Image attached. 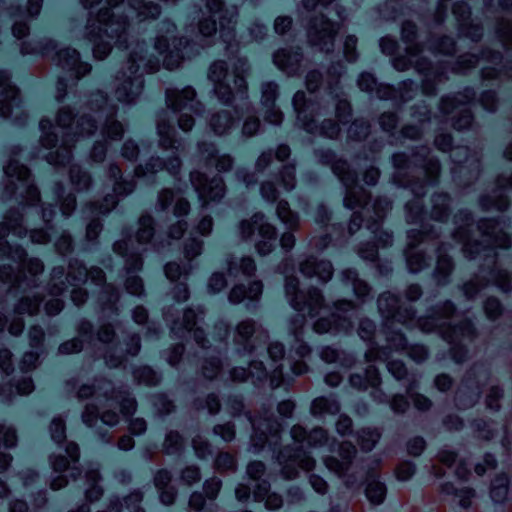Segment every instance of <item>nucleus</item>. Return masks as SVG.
Wrapping results in <instances>:
<instances>
[{
    "instance_id": "1",
    "label": "nucleus",
    "mask_w": 512,
    "mask_h": 512,
    "mask_svg": "<svg viewBox=\"0 0 512 512\" xmlns=\"http://www.w3.org/2000/svg\"><path fill=\"white\" fill-rule=\"evenodd\" d=\"M477 229L481 240H469L463 246L465 255L474 259L482 252L491 258L493 268L490 270L492 283L504 292L511 290L512 281L510 274L496 267L497 253L494 248L508 249L512 246L510 236L500 227V222L494 218H483L477 223Z\"/></svg>"
},
{
    "instance_id": "2",
    "label": "nucleus",
    "mask_w": 512,
    "mask_h": 512,
    "mask_svg": "<svg viewBox=\"0 0 512 512\" xmlns=\"http://www.w3.org/2000/svg\"><path fill=\"white\" fill-rule=\"evenodd\" d=\"M279 269L285 274L283 288L289 305L295 311L304 313L308 317L318 316L326 306L323 291L315 285L301 289L300 279L293 273L286 274L287 263L283 262Z\"/></svg>"
},
{
    "instance_id": "3",
    "label": "nucleus",
    "mask_w": 512,
    "mask_h": 512,
    "mask_svg": "<svg viewBox=\"0 0 512 512\" xmlns=\"http://www.w3.org/2000/svg\"><path fill=\"white\" fill-rule=\"evenodd\" d=\"M207 77L213 84L214 95L223 105L230 106L237 98H247L248 85L244 75L235 70L230 78L226 61H213L208 68Z\"/></svg>"
},
{
    "instance_id": "4",
    "label": "nucleus",
    "mask_w": 512,
    "mask_h": 512,
    "mask_svg": "<svg viewBox=\"0 0 512 512\" xmlns=\"http://www.w3.org/2000/svg\"><path fill=\"white\" fill-rule=\"evenodd\" d=\"M129 28L130 20L127 15L116 14L110 8L103 7L97 12L89 13L84 38L88 41H96L100 37H106L126 42Z\"/></svg>"
},
{
    "instance_id": "5",
    "label": "nucleus",
    "mask_w": 512,
    "mask_h": 512,
    "mask_svg": "<svg viewBox=\"0 0 512 512\" xmlns=\"http://www.w3.org/2000/svg\"><path fill=\"white\" fill-rule=\"evenodd\" d=\"M66 455L52 454L49 456V463L52 470L59 473L50 481V488L54 491L65 488L69 481H76L81 478L83 469L80 465V448L74 441H69L65 446Z\"/></svg>"
},
{
    "instance_id": "6",
    "label": "nucleus",
    "mask_w": 512,
    "mask_h": 512,
    "mask_svg": "<svg viewBox=\"0 0 512 512\" xmlns=\"http://www.w3.org/2000/svg\"><path fill=\"white\" fill-rule=\"evenodd\" d=\"M143 60L144 56L141 52L132 51L125 65L118 71L115 96L119 102L133 104L141 94L143 81L136 74L139 71V64Z\"/></svg>"
},
{
    "instance_id": "7",
    "label": "nucleus",
    "mask_w": 512,
    "mask_h": 512,
    "mask_svg": "<svg viewBox=\"0 0 512 512\" xmlns=\"http://www.w3.org/2000/svg\"><path fill=\"white\" fill-rule=\"evenodd\" d=\"M275 460L280 466V475L285 480L297 479L300 470L311 472L316 467V460L302 446L291 444L282 446L275 455Z\"/></svg>"
},
{
    "instance_id": "8",
    "label": "nucleus",
    "mask_w": 512,
    "mask_h": 512,
    "mask_svg": "<svg viewBox=\"0 0 512 512\" xmlns=\"http://www.w3.org/2000/svg\"><path fill=\"white\" fill-rule=\"evenodd\" d=\"M189 181L202 208L220 203L226 195L227 186L224 178L219 174L209 176L201 170L194 169L189 172Z\"/></svg>"
},
{
    "instance_id": "9",
    "label": "nucleus",
    "mask_w": 512,
    "mask_h": 512,
    "mask_svg": "<svg viewBox=\"0 0 512 512\" xmlns=\"http://www.w3.org/2000/svg\"><path fill=\"white\" fill-rule=\"evenodd\" d=\"M340 23L330 20L320 13L310 18L307 26V42L319 51L330 54L335 49V39L340 31Z\"/></svg>"
},
{
    "instance_id": "10",
    "label": "nucleus",
    "mask_w": 512,
    "mask_h": 512,
    "mask_svg": "<svg viewBox=\"0 0 512 512\" xmlns=\"http://www.w3.org/2000/svg\"><path fill=\"white\" fill-rule=\"evenodd\" d=\"M206 9L213 15H218L219 36L225 44V52L228 56L235 55L239 51V43L236 39L235 25L237 12L226 7L224 0H203Z\"/></svg>"
},
{
    "instance_id": "11",
    "label": "nucleus",
    "mask_w": 512,
    "mask_h": 512,
    "mask_svg": "<svg viewBox=\"0 0 512 512\" xmlns=\"http://www.w3.org/2000/svg\"><path fill=\"white\" fill-rule=\"evenodd\" d=\"M269 339V332L261 323L245 318L238 322L233 333V344L239 354L251 355Z\"/></svg>"
},
{
    "instance_id": "12",
    "label": "nucleus",
    "mask_w": 512,
    "mask_h": 512,
    "mask_svg": "<svg viewBox=\"0 0 512 512\" xmlns=\"http://www.w3.org/2000/svg\"><path fill=\"white\" fill-rule=\"evenodd\" d=\"M292 105L303 128L309 133H314L317 119L324 115V107L320 101L308 97L304 91L299 90L292 98Z\"/></svg>"
},
{
    "instance_id": "13",
    "label": "nucleus",
    "mask_w": 512,
    "mask_h": 512,
    "mask_svg": "<svg viewBox=\"0 0 512 512\" xmlns=\"http://www.w3.org/2000/svg\"><path fill=\"white\" fill-rule=\"evenodd\" d=\"M113 253L122 259V271L125 274L139 273L144 268V254L135 247L130 234L117 239L112 243Z\"/></svg>"
},
{
    "instance_id": "14",
    "label": "nucleus",
    "mask_w": 512,
    "mask_h": 512,
    "mask_svg": "<svg viewBox=\"0 0 512 512\" xmlns=\"http://www.w3.org/2000/svg\"><path fill=\"white\" fill-rule=\"evenodd\" d=\"M473 95L457 94L454 96H445L441 98L439 109L449 115L460 109L457 116L453 118L452 126L458 131L469 129L473 122V114L466 105L472 100Z\"/></svg>"
},
{
    "instance_id": "15",
    "label": "nucleus",
    "mask_w": 512,
    "mask_h": 512,
    "mask_svg": "<svg viewBox=\"0 0 512 512\" xmlns=\"http://www.w3.org/2000/svg\"><path fill=\"white\" fill-rule=\"evenodd\" d=\"M190 41L185 36H174L168 39L165 36H158L155 39V49L164 55L163 65L168 70L179 68L184 60V50Z\"/></svg>"
},
{
    "instance_id": "16",
    "label": "nucleus",
    "mask_w": 512,
    "mask_h": 512,
    "mask_svg": "<svg viewBox=\"0 0 512 512\" xmlns=\"http://www.w3.org/2000/svg\"><path fill=\"white\" fill-rule=\"evenodd\" d=\"M181 190L171 187H164L157 193L155 209L157 212H167L172 207V213L177 218H183L190 214V201L180 195Z\"/></svg>"
},
{
    "instance_id": "17",
    "label": "nucleus",
    "mask_w": 512,
    "mask_h": 512,
    "mask_svg": "<svg viewBox=\"0 0 512 512\" xmlns=\"http://www.w3.org/2000/svg\"><path fill=\"white\" fill-rule=\"evenodd\" d=\"M298 272L305 279H316L320 284H327L334 275L332 263L315 255H306L302 257L297 264Z\"/></svg>"
},
{
    "instance_id": "18",
    "label": "nucleus",
    "mask_w": 512,
    "mask_h": 512,
    "mask_svg": "<svg viewBox=\"0 0 512 512\" xmlns=\"http://www.w3.org/2000/svg\"><path fill=\"white\" fill-rule=\"evenodd\" d=\"M165 103L167 108L173 112L190 109L195 114H200L204 110V105L197 100V92L192 86H186L183 89H166Z\"/></svg>"
},
{
    "instance_id": "19",
    "label": "nucleus",
    "mask_w": 512,
    "mask_h": 512,
    "mask_svg": "<svg viewBox=\"0 0 512 512\" xmlns=\"http://www.w3.org/2000/svg\"><path fill=\"white\" fill-rule=\"evenodd\" d=\"M158 224L155 217L148 211H143L136 221L134 240L138 246L151 247L153 251L159 252L163 247V242H157Z\"/></svg>"
},
{
    "instance_id": "20",
    "label": "nucleus",
    "mask_w": 512,
    "mask_h": 512,
    "mask_svg": "<svg viewBox=\"0 0 512 512\" xmlns=\"http://www.w3.org/2000/svg\"><path fill=\"white\" fill-rule=\"evenodd\" d=\"M158 147L163 151L179 152L184 150L182 140L178 138L175 127L167 111L162 110L156 117Z\"/></svg>"
},
{
    "instance_id": "21",
    "label": "nucleus",
    "mask_w": 512,
    "mask_h": 512,
    "mask_svg": "<svg viewBox=\"0 0 512 512\" xmlns=\"http://www.w3.org/2000/svg\"><path fill=\"white\" fill-rule=\"evenodd\" d=\"M21 103L20 90L12 83L10 74L0 70V116L9 118Z\"/></svg>"
},
{
    "instance_id": "22",
    "label": "nucleus",
    "mask_w": 512,
    "mask_h": 512,
    "mask_svg": "<svg viewBox=\"0 0 512 512\" xmlns=\"http://www.w3.org/2000/svg\"><path fill=\"white\" fill-rule=\"evenodd\" d=\"M480 394L481 386L476 380L475 373L469 370L456 391V404L460 409H469L478 402Z\"/></svg>"
},
{
    "instance_id": "23",
    "label": "nucleus",
    "mask_w": 512,
    "mask_h": 512,
    "mask_svg": "<svg viewBox=\"0 0 512 512\" xmlns=\"http://www.w3.org/2000/svg\"><path fill=\"white\" fill-rule=\"evenodd\" d=\"M101 382L108 385V388L101 393L102 397L107 401H117L120 407V413L123 416H132L137 411V400L128 389L122 386L115 387L112 381L108 379H104Z\"/></svg>"
},
{
    "instance_id": "24",
    "label": "nucleus",
    "mask_w": 512,
    "mask_h": 512,
    "mask_svg": "<svg viewBox=\"0 0 512 512\" xmlns=\"http://www.w3.org/2000/svg\"><path fill=\"white\" fill-rule=\"evenodd\" d=\"M275 227L274 224L267 220L266 215L262 211L253 213L249 218L243 219L238 224L240 238L243 241H250L257 233L258 236L269 232L270 229Z\"/></svg>"
},
{
    "instance_id": "25",
    "label": "nucleus",
    "mask_w": 512,
    "mask_h": 512,
    "mask_svg": "<svg viewBox=\"0 0 512 512\" xmlns=\"http://www.w3.org/2000/svg\"><path fill=\"white\" fill-rule=\"evenodd\" d=\"M349 384L352 388L361 392L370 388L377 390L382 385L380 370L374 364L367 365L362 372L350 374Z\"/></svg>"
},
{
    "instance_id": "26",
    "label": "nucleus",
    "mask_w": 512,
    "mask_h": 512,
    "mask_svg": "<svg viewBox=\"0 0 512 512\" xmlns=\"http://www.w3.org/2000/svg\"><path fill=\"white\" fill-rule=\"evenodd\" d=\"M478 337V331L471 319L464 317L456 324H450L442 331V339L449 344L460 342L463 339L474 341Z\"/></svg>"
},
{
    "instance_id": "27",
    "label": "nucleus",
    "mask_w": 512,
    "mask_h": 512,
    "mask_svg": "<svg viewBox=\"0 0 512 512\" xmlns=\"http://www.w3.org/2000/svg\"><path fill=\"white\" fill-rule=\"evenodd\" d=\"M263 293V282L253 280L245 285L243 283L235 284L228 293V300L231 304L237 305L245 300L258 301Z\"/></svg>"
},
{
    "instance_id": "28",
    "label": "nucleus",
    "mask_w": 512,
    "mask_h": 512,
    "mask_svg": "<svg viewBox=\"0 0 512 512\" xmlns=\"http://www.w3.org/2000/svg\"><path fill=\"white\" fill-rule=\"evenodd\" d=\"M372 200V193L359 184L344 187L343 206L349 210H357L366 208Z\"/></svg>"
},
{
    "instance_id": "29",
    "label": "nucleus",
    "mask_w": 512,
    "mask_h": 512,
    "mask_svg": "<svg viewBox=\"0 0 512 512\" xmlns=\"http://www.w3.org/2000/svg\"><path fill=\"white\" fill-rule=\"evenodd\" d=\"M302 59L303 55L299 48H281L273 55L274 64L288 75H295L298 72Z\"/></svg>"
},
{
    "instance_id": "30",
    "label": "nucleus",
    "mask_w": 512,
    "mask_h": 512,
    "mask_svg": "<svg viewBox=\"0 0 512 512\" xmlns=\"http://www.w3.org/2000/svg\"><path fill=\"white\" fill-rule=\"evenodd\" d=\"M420 156V152L413 150L409 155L406 152H396L391 156V163L395 170L394 178L400 182L410 185L413 180L410 178V171L414 166V158Z\"/></svg>"
},
{
    "instance_id": "31",
    "label": "nucleus",
    "mask_w": 512,
    "mask_h": 512,
    "mask_svg": "<svg viewBox=\"0 0 512 512\" xmlns=\"http://www.w3.org/2000/svg\"><path fill=\"white\" fill-rule=\"evenodd\" d=\"M292 151L288 144H279L275 149L269 148L258 156L255 161L254 169L258 173H264L274 160L284 163L291 157Z\"/></svg>"
},
{
    "instance_id": "32",
    "label": "nucleus",
    "mask_w": 512,
    "mask_h": 512,
    "mask_svg": "<svg viewBox=\"0 0 512 512\" xmlns=\"http://www.w3.org/2000/svg\"><path fill=\"white\" fill-rule=\"evenodd\" d=\"M237 123L234 113L227 109L217 110L209 116L208 126L216 136L229 134Z\"/></svg>"
},
{
    "instance_id": "33",
    "label": "nucleus",
    "mask_w": 512,
    "mask_h": 512,
    "mask_svg": "<svg viewBox=\"0 0 512 512\" xmlns=\"http://www.w3.org/2000/svg\"><path fill=\"white\" fill-rule=\"evenodd\" d=\"M117 110L112 106L101 126V135L107 141H121L126 132L125 124L117 118Z\"/></svg>"
},
{
    "instance_id": "34",
    "label": "nucleus",
    "mask_w": 512,
    "mask_h": 512,
    "mask_svg": "<svg viewBox=\"0 0 512 512\" xmlns=\"http://www.w3.org/2000/svg\"><path fill=\"white\" fill-rule=\"evenodd\" d=\"M71 186L77 193L89 192L94 187L92 173L79 164H72L68 169Z\"/></svg>"
},
{
    "instance_id": "35",
    "label": "nucleus",
    "mask_w": 512,
    "mask_h": 512,
    "mask_svg": "<svg viewBox=\"0 0 512 512\" xmlns=\"http://www.w3.org/2000/svg\"><path fill=\"white\" fill-rule=\"evenodd\" d=\"M237 450L219 449L213 459L212 467L220 475L233 474L238 470Z\"/></svg>"
},
{
    "instance_id": "36",
    "label": "nucleus",
    "mask_w": 512,
    "mask_h": 512,
    "mask_svg": "<svg viewBox=\"0 0 512 512\" xmlns=\"http://www.w3.org/2000/svg\"><path fill=\"white\" fill-rule=\"evenodd\" d=\"M119 204L117 195L107 193L100 199H92L84 203L83 212L89 216H100L110 214Z\"/></svg>"
},
{
    "instance_id": "37",
    "label": "nucleus",
    "mask_w": 512,
    "mask_h": 512,
    "mask_svg": "<svg viewBox=\"0 0 512 512\" xmlns=\"http://www.w3.org/2000/svg\"><path fill=\"white\" fill-rule=\"evenodd\" d=\"M76 141L77 140L71 134H65L61 145L55 151L47 154V162L54 166H65L68 164L73 157L72 149L74 148Z\"/></svg>"
},
{
    "instance_id": "38",
    "label": "nucleus",
    "mask_w": 512,
    "mask_h": 512,
    "mask_svg": "<svg viewBox=\"0 0 512 512\" xmlns=\"http://www.w3.org/2000/svg\"><path fill=\"white\" fill-rule=\"evenodd\" d=\"M356 446L364 453L371 452L382 438V429L374 426L359 428L355 434Z\"/></svg>"
},
{
    "instance_id": "39",
    "label": "nucleus",
    "mask_w": 512,
    "mask_h": 512,
    "mask_svg": "<svg viewBox=\"0 0 512 512\" xmlns=\"http://www.w3.org/2000/svg\"><path fill=\"white\" fill-rule=\"evenodd\" d=\"M388 372L405 386L406 392L410 393L417 386L415 374L411 373L406 364L398 359L390 360L386 364Z\"/></svg>"
},
{
    "instance_id": "40",
    "label": "nucleus",
    "mask_w": 512,
    "mask_h": 512,
    "mask_svg": "<svg viewBox=\"0 0 512 512\" xmlns=\"http://www.w3.org/2000/svg\"><path fill=\"white\" fill-rule=\"evenodd\" d=\"M128 4L141 22L156 20L162 13L160 4L154 0H129Z\"/></svg>"
},
{
    "instance_id": "41",
    "label": "nucleus",
    "mask_w": 512,
    "mask_h": 512,
    "mask_svg": "<svg viewBox=\"0 0 512 512\" xmlns=\"http://www.w3.org/2000/svg\"><path fill=\"white\" fill-rule=\"evenodd\" d=\"M275 214L282 224L288 230L299 231L301 228V219L298 212L294 211L288 200L280 199L275 208Z\"/></svg>"
},
{
    "instance_id": "42",
    "label": "nucleus",
    "mask_w": 512,
    "mask_h": 512,
    "mask_svg": "<svg viewBox=\"0 0 512 512\" xmlns=\"http://www.w3.org/2000/svg\"><path fill=\"white\" fill-rule=\"evenodd\" d=\"M437 254L438 256L434 276L438 284L444 285L446 284L447 278L450 276L454 269V263L452 259L446 254L445 243L438 242Z\"/></svg>"
},
{
    "instance_id": "43",
    "label": "nucleus",
    "mask_w": 512,
    "mask_h": 512,
    "mask_svg": "<svg viewBox=\"0 0 512 512\" xmlns=\"http://www.w3.org/2000/svg\"><path fill=\"white\" fill-rule=\"evenodd\" d=\"M105 378L94 379L93 383H83L78 385L76 379L69 380L67 385L75 390V397L78 401H86L92 399L98 391L104 392L108 388L107 384H103L101 381Z\"/></svg>"
},
{
    "instance_id": "44",
    "label": "nucleus",
    "mask_w": 512,
    "mask_h": 512,
    "mask_svg": "<svg viewBox=\"0 0 512 512\" xmlns=\"http://www.w3.org/2000/svg\"><path fill=\"white\" fill-rule=\"evenodd\" d=\"M428 311L435 322L441 326L440 337L442 338V331L450 326V323L447 321L451 320L457 312L456 305L452 301L446 300L432 306Z\"/></svg>"
},
{
    "instance_id": "45",
    "label": "nucleus",
    "mask_w": 512,
    "mask_h": 512,
    "mask_svg": "<svg viewBox=\"0 0 512 512\" xmlns=\"http://www.w3.org/2000/svg\"><path fill=\"white\" fill-rule=\"evenodd\" d=\"M439 232L432 225H423L420 229H411L407 233V249L414 250L420 244L430 241H437Z\"/></svg>"
},
{
    "instance_id": "46",
    "label": "nucleus",
    "mask_w": 512,
    "mask_h": 512,
    "mask_svg": "<svg viewBox=\"0 0 512 512\" xmlns=\"http://www.w3.org/2000/svg\"><path fill=\"white\" fill-rule=\"evenodd\" d=\"M378 475V470L375 468L367 471V478ZM387 494L386 485L379 480L367 479L365 488V495L369 502L373 505H380L384 502Z\"/></svg>"
},
{
    "instance_id": "47",
    "label": "nucleus",
    "mask_w": 512,
    "mask_h": 512,
    "mask_svg": "<svg viewBox=\"0 0 512 512\" xmlns=\"http://www.w3.org/2000/svg\"><path fill=\"white\" fill-rule=\"evenodd\" d=\"M451 198L446 193H435L431 198L430 218L438 222H446L451 213Z\"/></svg>"
},
{
    "instance_id": "48",
    "label": "nucleus",
    "mask_w": 512,
    "mask_h": 512,
    "mask_svg": "<svg viewBox=\"0 0 512 512\" xmlns=\"http://www.w3.org/2000/svg\"><path fill=\"white\" fill-rule=\"evenodd\" d=\"M85 481L88 485L85 491V499L88 503H94L99 501L104 495V489L99 484L102 477L97 469H89L86 471Z\"/></svg>"
},
{
    "instance_id": "49",
    "label": "nucleus",
    "mask_w": 512,
    "mask_h": 512,
    "mask_svg": "<svg viewBox=\"0 0 512 512\" xmlns=\"http://www.w3.org/2000/svg\"><path fill=\"white\" fill-rule=\"evenodd\" d=\"M341 277L345 284H351L353 286L356 297L364 302L371 292V287L366 281L358 277L357 271L353 268L345 269L341 272Z\"/></svg>"
},
{
    "instance_id": "50",
    "label": "nucleus",
    "mask_w": 512,
    "mask_h": 512,
    "mask_svg": "<svg viewBox=\"0 0 512 512\" xmlns=\"http://www.w3.org/2000/svg\"><path fill=\"white\" fill-rule=\"evenodd\" d=\"M331 170L343 187L359 181L358 172L343 158L333 161Z\"/></svg>"
},
{
    "instance_id": "51",
    "label": "nucleus",
    "mask_w": 512,
    "mask_h": 512,
    "mask_svg": "<svg viewBox=\"0 0 512 512\" xmlns=\"http://www.w3.org/2000/svg\"><path fill=\"white\" fill-rule=\"evenodd\" d=\"M69 280L66 279L65 268L56 266L51 270L50 278L47 282V292L51 296L58 297L68 288Z\"/></svg>"
},
{
    "instance_id": "52",
    "label": "nucleus",
    "mask_w": 512,
    "mask_h": 512,
    "mask_svg": "<svg viewBox=\"0 0 512 512\" xmlns=\"http://www.w3.org/2000/svg\"><path fill=\"white\" fill-rule=\"evenodd\" d=\"M341 410L340 403L334 399L326 396L315 398L310 405V414L314 417H319L324 414L336 415Z\"/></svg>"
},
{
    "instance_id": "53",
    "label": "nucleus",
    "mask_w": 512,
    "mask_h": 512,
    "mask_svg": "<svg viewBox=\"0 0 512 512\" xmlns=\"http://www.w3.org/2000/svg\"><path fill=\"white\" fill-rule=\"evenodd\" d=\"M510 488V479L506 473H499L494 476L490 483V497L495 503L506 501Z\"/></svg>"
},
{
    "instance_id": "54",
    "label": "nucleus",
    "mask_w": 512,
    "mask_h": 512,
    "mask_svg": "<svg viewBox=\"0 0 512 512\" xmlns=\"http://www.w3.org/2000/svg\"><path fill=\"white\" fill-rule=\"evenodd\" d=\"M296 169L297 166L295 162H284L277 171L276 179L286 192L293 191L297 186Z\"/></svg>"
},
{
    "instance_id": "55",
    "label": "nucleus",
    "mask_w": 512,
    "mask_h": 512,
    "mask_svg": "<svg viewBox=\"0 0 512 512\" xmlns=\"http://www.w3.org/2000/svg\"><path fill=\"white\" fill-rule=\"evenodd\" d=\"M206 314V309L204 306L197 307H187L183 310L181 326L182 328L190 332L194 328L199 327L200 325H205L204 316Z\"/></svg>"
},
{
    "instance_id": "56",
    "label": "nucleus",
    "mask_w": 512,
    "mask_h": 512,
    "mask_svg": "<svg viewBox=\"0 0 512 512\" xmlns=\"http://www.w3.org/2000/svg\"><path fill=\"white\" fill-rule=\"evenodd\" d=\"M54 192L57 195L61 213L65 217H70L77 207V198L75 194L69 192L65 195V186L62 182L55 183Z\"/></svg>"
},
{
    "instance_id": "57",
    "label": "nucleus",
    "mask_w": 512,
    "mask_h": 512,
    "mask_svg": "<svg viewBox=\"0 0 512 512\" xmlns=\"http://www.w3.org/2000/svg\"><path fill=\"white\" fill-rule=\"evenodd\" d=\"M385 339L388 347L396 352H404L408 348V339L406 335L399 329L393 327V323L385 325Z\"/></svg>"
},
{
    "instance_id": "58",
    "label": "nucleus",
    "mask_w": 512,
    "mask_h": 512,
    "mask_svg": "<svg viewBox=\"0 0 512 512\" xmlns=\"http://www.w3.org/2000/svg\"><path fill=\"white\" fill-rule=\"evenodd\" d=\"M400 304L401 298L389 291L383 292L377 299L378 310L386 318L387 322L390 321V318L397 311Z\"/></svg>"
},
{
    "instance_id": "59",
    "label": "nucleus",
    "mask_w": 512,
    "mask_h": 512,
    "mask_svg": "<svg viewBox=\"0 0 512 512\" xmlns=\"http://www.w3.org/2000/svg\"><path fill=\"white\" fill-rule=\"evenodd\" d=\"M164 170L163 158L159 156L149 157L143 164L134 167L133 175L137 179L154 176Z\"/></svg>"
},
{
    "instance_id": "60",
    "label": "nucleus",
    "mask_w": 512,
    "mask_h": 512,
    "mask_svg": "<svg viewBox=\"0 0 512 512\" xmlns=\"http://www.w3.org/2000/svg\"><path fill=\"white\" fill-rule=\"evenodd\" d=\"M198 33L203 38L205 46H212L215 44V38L218 31L216 19L210 15L203 17L197 24Z\"/></svg>"
},
{
    "instance_id": "61",
    "label": "nucleus",
    "mask_w": 512,
    "mask_h": 512,
    "mask_svg": "<svg viewBox=\"0 0 512 512\" xmlns=\"http://www.w3.org/2000/svg\"><path fill=\"white\" fill-rule=\"evenodd\" d=\"M342 320L343 326L348 329L351 328V322L346 318H341L339 313L333 312L328 317L318 318L313 324V331L317 334H325L330 332L334 327L338 325V322Z\"/></svg>"
},
{
    "instance_id": "62",
    "label": "nucleus",
    "mask_w": 512,
    "mask_h": 512,
    "mask_svg": "<svg viewBox=\"0 0 512 512\" xmlns=\"http://www.w3.org/2000/svg\"><path fill=\"white\" fill-rule=\"evenodd\" d=\"M4 173L10 179H16L20 182H27L31 177V170L20 163L15 157H10L4 166Z\"/></svg>"
},
{
    "instance_id": "63",
    "label": "nucleus",
    "mask_w": 512,
    "mask_h": 512,
    "mask_svg": "<svg viewBox=\"0 0 512 512\" xmlns=\"http://www.w3.org/2000/svg\"><path fill=\"white\" fill-rule=\"evenodd\" d=\"M223 370V362L221 358L217 356L205 357L201 361L200 365V374L201 376L208 380H215Z\"/></svg>"
},
{
    "instance_id": "64",
    "label": "nucleus",
    "mask_w": 512,
    "mask_h": 512,
    "mask_svg": "<svg viewBox=\"0 0 512 512\" xmlns=\"http://www.w3.org/2000/svg\"><path fill=\"white\" fill-rule=\"evenodd\" d=\"M132 375L138 385L155 387L161 382V376L149 366H140L134 369Z\"/></svg>"
}]
</instances>
